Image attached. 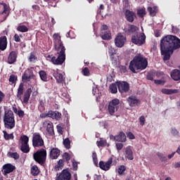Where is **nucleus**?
Returning a JSON list of instances; mask_svg holds the SVG:
<instances>
[{"instance_id": "obj_62", "label": "nucleus", "mask_w": 180, "mask_h": 180, "mask_svg": "<svg viewBox=\"0 0 180 180\" xmlns=\"http://www.w3.org/2000/svg\"><path fill=\"white\" fill-rule=\"evenodd\" d=\"M116 147H117V150L118 151H120V150H122V148H123V143H116Z\"/></svg>"}, {"instance_id": "obj_28", "label": "nucleus", "mask_w": 180, "mask_h": 180, "mask_svg": "<svg viewBox=\"0 0 180 180\" xmlns=\"http://www.w3.org/2000/svg\"><path fill=\"white\" fill-rule=\"evenodd\" d=\"M170 75L174 81H180V70L178 69L173 70Z\"/></svg>"}, {"instance_id": "obj_25", "label": "nucleus", "mask_w": 180, "mask_h": 180, "mask_svg": "<svg viewBox=\"0 0 180 180\" xmlns=\"http://www.w3.org/2000/svg\"><path fill=\"white\" fill-rule=\"evenodd\" d=\"M147 11L149 13V15L152 18H154V16H156L157 14L158 13V6H154L153 7L148 6L147 8Z\"/></svg>"}, {"instance_id": "obj_14", "label": "nucleus", "mask_w": 180, "mask_h": 180, "mask_svg": "<svg viewBox=\"0 0 180 180\" xmlns=\"http://www.w3.org/2000/svg\"><path fill=\"white\" fill-rule=\"evenodd\" d=\"M113 162V158H110L107 162L100 161L99 167L103 171H109L110 169V165Z\"/></svg>"}, {"instance_id": "obj_35", "label": "nucleus", "mask_w": 180, "mask_h": 180, "mask_svg": "<svg viewBox=\"0 0 180 180\" xmlns=\"http://www.w3.org/2000/svg\"><path fill=\"white\" fill-rule=\"evenodd\" d=\"M31 174L33 175V176H37V175L40 174V170L39 169L37 165H34L31 167Z\"/></svg>"}, {"instance_id": "obj_21", "label": "nucleus", "mask_w": 180, "mask_h": 180, "mask_svg": "<svg viewBox=\"0 0 180 180\" xmlns=\"http://www.w3.org/2000/svg\"><path fill=\"white\" fill-rule=\"evenodd\" d=\"M125 18L128 22L133 23L134 22V18H136V13L130 10H126Z\"/></svg>"}, {"instance_id": "obj_45", "label": "nucleus", "mask_w": 180, "mask_h": 180, "mask_svg": "<svg viewBox=\"0 0 180 180\" xmlns=\"http://www.w3.org/2000/svg\"><path fill=\"white\" fill-rule=\"evenodd\" d=\"M18 32H21V33H26V32H29V28L26 27V25H19L17 27Z\"/></svg>"}, {"instance_id": "obj_40", "label": "nucleus", "mask_w": 180, "mask_h": 180, "mask_svg": "<svg viewBox=\"0 0 180 180\" xmlns=\"http://www.w3.org/2000/svg\"><path fill=\"white\" fill-rule=\"evenodd\" d=\"M96 144L98 147H106V144H108V142L106 141V139H103V138H100V140L96 141Z\"/></svg>"}, {"instance_id": "obj_36", "label": "nucleus", "mask_w": 180, "mask_h": 180, "mask_svg": "<svg viewBox=\"0 0 180 180\" xmlns=\"http://www.w3.org/2000/svg\"><path fill=\"white\" fill-rule=\"evenodd\" d=\"M36 60H37V56H36V53L34 51H32L28 57V61L30 63H35Z\"/></svg>"}, {"instance_id": "obj_48", "label": "nucleus", "mask_w": 180, "mask_h": 180, "mask_svg": "<svg viewBox=\"0 0 180 180\" xmlns=\"http://www.w3.org/2000/svg\"><path fill=\"white\" fill-rule=\"evenodd\" d=\"M0 5H2L4 6V11L0 13L1 15H4V13L6 14L8 11H9V6L6 4V3H0Z\"/></svg>"}, {"instance_id": "obj_47", "label": "nucleus", "mask_w": 180, "mask_h": 180, "mask_svg": "<svg viewBox=\"0 0 180 180\" xmlns=\"http://www.w3.org/2000/svg\"><path fill=\"white\" fill-rule=\"evenodd\" d=\"M62 157L63 161H65L66 162H68L70 160H71V155L67 152L64 153Z\"/></svg>"}, {"instance_id": "obj_13", "label": "nucleus", "mask_w": 180, "mask_h": 180, "mask_svg": "<svg viewBox=\"0 0 180 180\" xmlns=\"http://www.w3.org/2000/svg\"><path fill=\"white\" fill-rule=\"evenodd\" d=\"M18 54L19 51H18V50L11 51L7 57L8 64H15V63H16Z\"/></svg>"}, {"instance_id": "obj_10", "label": "nucleus", "mask_w": 180, "mask_h": 180, "mask_svg": "<svg viewBox=\"0 0 180 180\" xmlns=\"http://www.w3.org/2000/svg\"><path fill=\"white\" fill-rule=\"evenodd\" d=\"M35 78L36 75H34L33 70L28 68L22 74V82H30L31 79H35Z\"/></svg>"}, {"instance_id": "obj_52", "label": "nucleus", "mask_w": 180, "mask_h": 180, "mask_svg": "<svg viewBox=\"0 0 180 180\" xmlns=\"http://www.w3.org/2000/svg\"><path fill=\"white\" fill-rule=\"evenodd\" d=\"M154 77H155L154 73L150 72L147 75V79H148L149 81H154Z\"/></svg>"}, {"instance_id": "obj_33", "label": "nucleus", "mask_w": 180, "mask_h": 180, "mask_svg": "<svg viewBox=\"0 0 180 180\" xmlns=\"http://www.w3.org/2000/svg\"><path fill=\"white\" fill-rule=\"evenodd\" d=\"M3 134H4V140L9 141V140H13L15 139V136L13 135V133L8 134L6 131H3Z\"/></svg>"}, {"instance_id": "obj_30", "label": "nucleus", "mask_w": 180, "mask_h": 180, "mask_svg": "<svg viewBox=\"0 0 180 180\" xmlns=\"http://www.w3.org/2000/svg\"><path fill=\"white\" fill-rule=\"evenodd\" d=\"M53 77L56 79L58 84H63L64 82V76L59 72H54Z\"/></svg>"}, {"instance_id": "obj_24", "label": "nucleus", "mask_w": 180, "mask_h": 180, "mask_svg": "<svg viewBox=\"0 0 180 180\" xmlns=\"http://www.w3.org/2000/svg\"><path fill=\"white\" fill-rule=\"evenodd\" d=\"M49 117L51 119H56V120H60L61 119L62 114L58 111H49Z\"/></svg>"}, {"instance_id": "obj_1", "label": "nucleus", "mask_w": 180, "mask_h": 180, "mask_svg": "<svg viewBox=\"0 0 180 180\" xmlns=\"http://www.w3.org/2000/svg\"><path fill=\"white\" fill-rule=\"evenodd\" d=\"M178 49H180V39L176 36L167 35L160 41V51L164 61H168Z\"/></svg>"}, {"instance_id": "obj_18", "label": "nucleus", "mask_w": 180, "mask_h": 180, "mask_svg": "<svg viewBox=\"0 0 180 180\" xmlns=\"http://www.w3.org/2000/svg\"><path fill=\"white\" fill-rule=\"evenodd\" d=\"M44 127L46 126V131L49 136H54V125L51 121H45L43 124Z\"/></svg>"}, {"instance_id": "obj_56", "label": "nucleus", "mask_w": 180, "mask_h": 180, "mask_svg": "<svg viewBox=\"0 0 180 180\" xmlns=\"http://www.w3.org/2000/svg\"><path fill=\"white\" fill-rule=\"evenodd\" d=\"M127 136L129 139V140H134V139H136V136H134V134L130 131L127 133Z\"/></svg>"}, {"instance_id": "obj_46", "label": "nucleus", "mask_w": 180, "mask_h": 180, "mask_svg": "<svg viewBox=\"0 0 180 180\" xmlns=\"http://www.w3.org/2000/svg\"><path fill=\"white\" fill-rule=\"evenodd\" d=\"M8 157H10L11 158H13L14 160H19L20 155L18 154V153H12V152H8L7 153Z\"/></svg>"}, {"instance_id": "obj_42", "label": "nucleus", "mask_w": 180, "mask_h": 180, "mask_svg": "<svg viewBox=\"0 0 180 180\" xmlns=\"http://www.w3.org/2000/svg\"><path fill=\"white\" fill-rule=\"evenodd\" d=\"M126 172V166L120 165L117 169V172L119 175H124V172Z\"/></svg>"}, {"instance_id": "obj_9", "label": "nucleus", "mask_w": 180, "mask_h": 180, "mask_svg": "<svg viewBox=\"0 0 180 180\" xmlns=\"http://www.w3.org/2000/svg\"><path fill=\"white\" fill-rule=\"evenodd\" d=\"M118 91L120 94H127L130 91V84L127 82H116Z\"/></svg>"}, {"instance_id": "obj_11", "label": "nucleus", "mask_w": 180, "mask_h": 180, "mask_svg": "<svg viewBox=\"0 0 180 180\" xmlns=\"http://www.w3.org/2000/svg\"><path fill=\"white\" fill-rule=\"evenodd\" d=\"M53 44L56 50H61L64 46V44H63V41H61V36L58 33H55L53 35Z\"/></svg>"}, {"instance_id": "obj_31", "label": "nucleus", "mask_w": 180, "mask_h": 180, "mask_svg": "<svg viewBox=\"0 0 180 180\" xmlns=\"http://www.w3.org/2000/svg\"><path fill=\"white\" fill-rule=\"evenodd\" d=\"M161 92L165 95H172V94H178L179 91L178 89H162Z\"/></svg>"}, {"instance_id": "obj_20", "label": "nucleus", "mask_w": 180, "mask_h": 180, "mask_svg": "<svg viewBox=\"0 0 180 180\" xmlns=\"http://www.w3.org/2000/svg\"><path fill=\"white\" fill-rule=\"evenodd\" d=\"M137 26L129 24L124 27L123 31L124 32L125 34L129 36V34H131L133 33H135V32H137Z\"/></svg>"}, {"instance_id": "obj_27", "label": "nucleus", "mask_w": 180, "mask_h": 180, "mask_svg": "<svg viewBox=\"0 0 180 180\" xmlns=\"http://www.w3.org/2000/svg\"><path fill=\"white\" fill-rule=\"evenodd\" d=\"M24 86H25V85L23 84V83H20L19 84L17 94H16V96L19 99V101H22V95H23V94L25 93V87Z\"/></svg>"}, {"instance_id": "obj_15", "label": "nucleus", "mask_w": 180, "mask_h": 180, "mask_svg": "<svg viewBox=\"0 0 180 180\" xmlns=\"http://www.w3.org/2000/svg\"><path fill=\"white\" fill-rule=\"evenodd\" d=\"M127 101L131 108H136V106H139V105L141 103V101L139 99H137V97L135 96L128 97Z\"/></svg>"}, {"instance_id": "obj_37", "label": "nucleus", "mask_w": 180, "mask_h": 180, "mask_svg": "<svg viewBox=\"0 0 180 180\" xmlns=\"http://www.w3.org/2000/svg\"><path fill=\"white\" fill-rule=\"evenodd\" d=\"M39 74L41 81L44 82H47V72H46L44 70H40Z\"/></svg>"}, {"instance_id": "obj_2", "label": "nucleus", "mask_w": 180, "mask_h": 180, "mask_svg": "<svg viewBox=\"0 0 180 180\" xmlns=\"http://www.w3.org/2000/svg\"><path fill=\"white\" fill-rule=\"evenodd\" d=\"M148 65L147 58L141 53H137L129 63V70L133 74H137L139 71L146 70Z\"/></svg>"}, {"instance_id": "obj_19", "label": "nucleus", "mask_w": 180, "mask_h": 180, "mask_svg": "<svg viewBox=\"0 0 180 180\" xmlns=\"http://www.w3.org/2000/svg\"><path fill=\"white\" fill-rule=\"evenodd\" d=\"M60 157V149L58 148H50L49 158L51 160H57Z\"/></svg>"}, {"instance_id": "obj_32", "label": "nucleus", "mask_w": 180, "mask_h": 180, "mask_svg": "<svg viewBox=\"0 0 180 180\" xmlns=\"http://www.w3.org/2000/svg\"><path fill=\"white\" fill-rule=\"evenodd\" d=\"M125 157L128 160H134V157L133 156V150H131V149L129 147H127L125 149Z\"/></svg>"}, {"instance_id": "obj_6", "label": "nucleus", "mask_w": 180, "mask_h": 180, "mask_svg": "<svg viewBox=\"0 0 180 180\" xmlns=\"http://www.w3.org/2000/svg\"><path fill=\"white\" fill-rule=\"evenodd\" d=\"M131 41L136 46H143L146 43V34L136 32L131 36Z\"/></svg>"}, {"instance_id": "obj_41", "label": "nucleus", "mask_w": 180, "mask_h": 180, "mask_svg": "<svg viewBox=\"0 0 180 180\" xmlns=\"http://www.w3.org/2000/svg\"><path fill=\"white\" fill-rule=\"evenodd\" d=\"M109 89L111 94H117V84H116V82L110 85Z\"/></svg>"}, {"instance_id": "obj_59", "label": "nucleus", "mask_w": 180, "mask_h": 180, "mask_svg": "<svg viewBox=\"0 0 180 180\" xmlns=\"http://www.w3.org/2000/svg\"><path fill=\"white\" fill-rule=\"evenodd\" d=\"M13 39H14V40H15L17 43L20 42V37H19V35H18V34H14Z\"/></svg>"}, {"instance_id": "obj_38", "label": "nucleus", "mask_w": 180, "mask_h": 180, "mask_svg": "<svg viewBox=\"0 0 180 180\" xmlns=\"http://www.w3.org/2000/svg\"><path fill=\"white\" fill-rule=\"evenodd\" d=\"M108 54L110 56V59L113 60L116 54V49H115L112 46H108Z\"/></svg>"}, {"instance_id": "obj_43", "label": "nucleus", "mask_w": 180, "mask_h": 180, "mask_svg": "<svg viewBox=\"0 0 180 180\" xmlns=\"http://www.w3.org/2000/svg\"><path fill=\"white\" fill-rule=\"evenodd\" d=\"M63 145L65 148H67V150H70V148H71V141H70L69 138L63 139Z\"/></svg>"}, {"instance_id": "obj_12", "label": "nucleus", "mask_w": 180, "mask_h": 180, "mask_svg": "<svg viewBox=\"0 0 180 180\" xmlns=\"http://www.w3.org/2000/svg\"><path fill=\"white\" fill-rule=\"evenodd\" d=\"M126 41H127L126 36L122 34V33L118 34V35L115 39V43L117 47H123Z\"/></svg>"}, {"instance_id": "obj_61", "label": "nucleus", "mask_w": 180, "mask_h": 180, "mask_svg": "<svg viewBox=\"0 0 180 180\" xmlns=\"http://www.w3.org/2000/svg\"><path fill=\"white\" fill-rule=\"evenodd\" d=\"M154 83L156 84V85H162L164 84V82L161 79H155Z\"/></svg>"}, {"instance_id": "obj_22", "label": "nucleus", "mask_w": 180, "mask_h": 180, "mask_svg": "<svg viewBox=\"0 0 180 180\" xmlns=\"http://www.w3.org/2000/svg\"><path fill=\"white\" fill-rule=\"evenodd\" d=\"M8 47V39L6 36H3L0 37V50L1 51H5Z\"/></svg>"}, {"instance_id": "obj_64", "label": "nucleus", "mask_w": 180, "mask_h": 180, "mask_svg": "<svg viewBox=\"0 0 180 180\" xmlns=\"http://www.w3.org/2000/svg\"><path fill=\"white\" fill-rule=\"evenodd\" d=\"M174 168H180V162H176L174 164Z\"/></svg>"}, {"instance_id": "obj_8", "label": "nucleus", "mask_w": 180, "mask_h": 180, "mask_svg": "<svg viewBox=\"0 0 180 180\" xmlns=\"http://www.w3.org/2000/svg\"><path fill=\"white\" fill-rule=\"evenodd\" d=\"M44 146V140L41 137V134L39 132H35L32 134V146L36 148L43 147Z\"/></svg>"}, {"instance_id": "obj_16", "label": "nucleus", "mask_w": 180, "mask_h": 180, "mask_svg": "<svg viewBox=\"0 0 180 180\" xmlns=\"http://www.w3.org/2000/svg\"><path fill=\"white\" fill-rule=\"evenodd\" d=\"M15 169H16V167H15V165L11 163H7L3 165L1 171L4 175H7L8 174H11Z\"/></svg>"}, {"instance_id": "obj_34", "label": "nucleus", "mask_w": 180, "mask_h": 180, "mask_svg": "<svg viewBox=\"0 0 180 180\" xmlns=\"http://www.w3.org/2000/svg\"><path fill=\"white\" fill-rule=\"evenodd\" d=\"M20 150L22 153H24V154H27L30 152V147L29 144H21Z\"/></svg>"}, {"instance_id": "obj_26", "label": "nucleus", "mask_w": 180, "mask_h": 180, "mask_svg": "<svg viewBox=\"0 0 180 180\" xmlns=\"http://www.w3.org/2000/svg\"><path fill=\"white\" fill-rule=\"evenodd\" d=\"M116 141L120 143H126L127 139L126 138V134L123 131H120V133L115 136Z\"/></svg>"}, {"instance_id": "obj_53", "label": "nucleus", "mask_w": 180, "mask_h": 180, "mask_svg": "<svg viewBox=\"0 0 180 180\" xmlns=\"http://www.w3.org/2000/svg\"><path fill=\"white\" fill-rule=\"evenodd\" d=\"M141 126H144L146 123V117L144 115H142L139 119Z\"/></svg>"}, {"instance_id": "obj_57", "label": "nucleus", "mask_w": 180, "mask_h": 180, "mask_svg": "<svg viewBox=\"0 0 180 180\" xmlns=\"http://www.w3.org/2000/svg\"><path fill=\"white\" fill-rule=\"evenodd\" d=\"M171 134H172V136H179V131H178V130H176V129L173 128L171 130Z\"/></svg>"}, {"instance_id": "obj_54", "label": "nucleus", "mask_w": 180, "mask_h": 180, "mask_svg": "<svg viewBox=\"0 0 180 180\" xmlns=\"http://www.w3.org/2000/svg\"><path fill=\"white\" fill-rule=\"evenodd\" d=\"M72 162L74 171H77V169H78V162H77L74 159L72 160Z\"/></svg>"}, {"instance_id": "obj_7", "label": "nucleus", "mask_w": 180, "mask_h": 180, "mask_svg": "<svg viewBox=\"0 0 180 180\" xmlns=\"http://www.w3.org/2000/svg\"><path fill=\"white\" fill-rule=\"evenodd\" d=\"M120 101L118 98L112 99L108 103V110L111 116L115 115V112H117L120 108Z\"/></svg>"}, {"instance_id": "obj_29", "label": "nucleus", "mask_w": 180, "mask_h": 180, "mask_svg": "<svg viewBox=\"0 0 180 180\" xmlns=\"http://www.w3.org/2000/svg\"><path fill=\"white\" fill-rule=\"evenodd\" d=\"M111 36L110 31H101L100 33V37L103 40H110Z\"/></svg>"}, {"instance_id": "obj_17", "label": "nucleus", "mask_w": 180, "mask_h": 180, "mask_svg": "<svg viewBox=\"0 0 180 180\" xmlns=\"http://www.w3.org/2000/svg\"><path fill=\"white\" fill-rule=\"evenodd\" d=\"M56 180H71V173L68 169H63Z\"/></svg>"}, {"instance_id": "obj_5", "label": "nucleus", "mask_w": 180, "mask_h": 180, "mask_svg": "<svg viewBox=\"0 0 180 180\" xmlns=\"http://www.w3.org/2000/svg\"><path fill=\"white\" fill-rule=\"evenodd\" d=\"M33 159L36 162L39 164V165H44V164H46V160H47V150L44 148H41L37 150L33 154Z\"/></svg>"}, {"instance_id": "obj_49", "label": "nucleus", "mask_w": 180, "mask_h": 180, "mask_svg": "<svg viewBox=\"0 0 180 180\" xmlns=\"http://www.w3.org/2000/svg\"><path fill=\"white\" fill-rule=\"evenodd\" d=\"M16 81H18V76H16L15 75H11V76L9 77L10 84H15V82H16Z\"/></svg>"}, {"instance_id": "obj_4", "label": "nucleus", "mask_w": 180, "mask_h": 180, "mask_svg": "<svg viewBox=\"0 0 180 180\" xmlns=\"http://www.w3.org/2000/svg\"><path fill=\"white\" fill-rule=\"evenodd\" d=\"M58 56H52L49 55L47 58H51V61L54 65H63L64 61H65V47H63L61 49L56 50Z\"/></svg>"}, {"instance_id": "obj_44", "label": "nucleus", "mask_w": 180, "mask_h": 180, "mask_svg": "<svg viewBox=\"0 0 180 180\" xmlns=\"http://www.w3.org/2000/svg\"><path fill=\"white\" fill-rule=\"evenodd\" d=\"M21 144H29V136L27 135H22L20 138Z\"/></svg>"}, {"instance_id": "obj_51", "label": "nucleus", "mask_w": 180, "mask_h": 180, "mask_svg": "<svg viewBox=\"0 0 180 180\" xmlns=\"http://www.w3.org/2000/svg\"><path fill=\"white\" fill-rule=\"evenodd\" d=\"M64 167V160L60 159L58 160V164L56 165V168H60V169Z\"/></svg>"}, {"instance_id": "obj_50", "label": "nucleus", "mask_w": 180, "mask_h": 180, "mask_svg": "<svg viewBox=\"0 0 180 180\" xmlns=\"http://www.w3.org/2000/svg\"><path fill=\"white\" fill-rule=\"evenodd\" d=\"M82 72L84 77H89L91 75V72L89 71V69L88 68H84L82 70Z\"/></svg>"}, {"instance_id": "obj_39", "label": "nucleus", "mask_w": 180, "mask_h": 180, "mask_svg": "<svg viewBox=\"0 0 180 180\" xmlns=\"http://www.w3.org/2000/svg\"><path fill=\"white\" fill-rule=\"evenodd\" d=\"M137 15L139 18H143L146 15H147V11H146V8H142L137 11Z\"/></svg>"}, {"instance_id": "obj_58", "label": "nucleus", "mask_w": 180, "mask_h": 180, "mask_svg": "<svg viewBox=\"0 0 180 180\" xmlns=\"http://www.w3.org/2000/svg\"><path fill=\"white\" fill-rule=\"evenodd\" d=\"M120 70L121 72H127V68L124 65H121L120 66Z\"/></svg>"}, {"instance_id": "obj_23", "label": "nucleus", "mask_w": 180, "mask_h": 180, "mask_svg": "<svg viewBox=\"0 0 180 180\" xmlns=\"http://www.w3.org/2000/svg\"><path fill=\"white\" fill-rule=\"evenodd\" d=\"M30 95H32V88H29L25 91L22 103H25L26 105L27 103H29V99H30Z\"/></svg>"}, {"instance_id": "obj_3", "label": "nucleus", "mask_w": 180, "mask_h": 180, "mask_svg": "<svg viewBox=\"0 0 180 180\" xmlns=\"http://www.w3.org/2000/svg\"><path fill=\"white\" fill-rule=\"evenodd\" d=\"M4 127L6 129H8V130H12V129L15 127V115L12 110H8L7 111H5L4 115Z\"/></svg>"}, {"instance_id": "obj_60", "label": "nucleus", "mask_w": 180, "mask_h": 180, "mask_svg": "<svg viewBox=\"0 0 180 180\" xmlns=\"http://www.w3.org/2000/svg\"><path fill=\"white\" fill-rule=\"evenodd\" d=\"M40 117H41V119H46V117H50V115H49V112L47 113L40 114Z\"/></svg>"}, {"instance_id": "obj_63", "label": "nucleus", "mask_w": 180, "mask_h": 180, "mask_svg": "<svg viewBox=\"0 0 180 180\" xmlns=\"http://www.w3.org/2000/svg\"><path fill=\"white\" fill-rule=\"evenodd\" d=\"M32 8L34 11H40V6L39 5H32Z\"/></svg>"}, {"instance_id": "obj_55", "label": "nucleus", "mask_w": 180, "mask_h": 180, "mask_svg": "<svg viewBox=\"0 0 180 180\" xmlns=\"http://www.w3.org/2000/svg\"><path fill=\"white\" fill-rule=\"evenodd\" d=\"M17 115H18V117H20V118L24 117H25V111H23L22 110H18Z\"/></svg>"}]
</instances>
